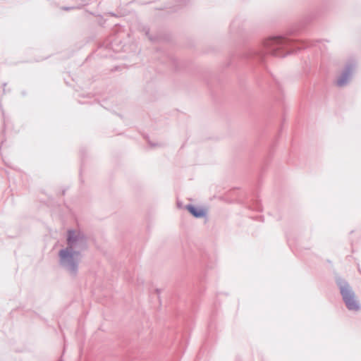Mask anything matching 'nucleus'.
<instances>
[{
    "instance_id": "f257e3e1",
    "label": "nucleus",
    "mask_w": 361,
    "mask_h": 361,
    "mask_svg": "<svg viewBox=\"0 0 361 361\" xmlns=\"http://www.w3.org/2000/svg\"><path fill=\"white\" fill-rule=\"evenodd\" d=\"M341 293L348 310L354 311L359 310V304L355 300L354 293L348 286L341 287Z\"/></svg>"
},
{
    "instance_id": "f03ea898",
    "label": "nucleus",
    "mask_w": 361,
    "mask_h": 361,
    "mask_svg": "<svg viewBox=\"0 0 361 361\" xmlns=\"http://www.w3.org/2000/svg\"><path fill=\"white\" fill-rule=\"evenodd\" d=\"M78 238L79 234H76L75 232L69 231L68 236V247L66 250H61L59 254L62 259H66L68 257H72V245L78 239Z\"/></svg>"
},
{
    "instance_id": "7ed1b4c3",
    "label": "nucleus",
    "mask_w": 361,
    "mask_h": 361,
    "mask_svg": "<svg viewBox=\"0 0 361 361\" xmlns=\"http://www.w3.org/2000/svg\"><path fill=\"white\" fill-rule=\"evenodd\" d=\"M284 43L285 40L281 37H272L265 40L264 46L274 53L276 49H279Z\"/></svg>"
},
{
    "instance_id": "20e7f679",
    "label": "nucleus",
    "mask_w": 361,
    "mask_h": 361,
    "mask_svg": "<svg viewBox=\"0 0 361 361\" xmlns=\"http://www.w3.org/2000/svg\"><path fill=\"white\" fill-rule=\"evenodd\" d=\"M186 208L192 216L197 218L202 217L206 214L205 209L202 208H198L193 205H188Z\"/></svg>"
},
{
    "instance_id": "39448f33",
    "label": "nucleus",
    "mask_w": 361,
    "mask_h": 361,
    "mask_svg": "<svg viewBox=\"0 0 361 361\" xmlns=\"http://www.w3.org/2000/svg\"><path fill=\"white\" fill-rule=\"evenodd\" d=\"M346 80H347V78L346 79H339L338 80L337 83L339 86H342L345 83Z\"/></svg>"
}]
</instances>
